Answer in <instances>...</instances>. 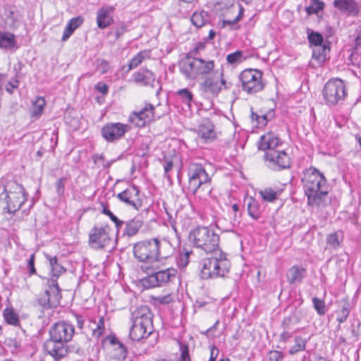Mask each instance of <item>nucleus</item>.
<instances>
[{"mask_svg": "<svg viewBox=\"0 0 361 361\" xmlns=\"http://www.w3.org/2000/svg\"><path fill=\"white\" fill-rule=\"evenodd\" d=\"M265 161L268 166L274 171H281L290 167V158L284 149L279 148L266 152Z\"/></svg>", "mask_w": 361, "mask_h": 361, "instance_id": "nucleus-14", "label": "nucleus"}, {"mask_svg": "<svg viewBox=\"0 0 361 361\" xmlns=\"http://www.w3.org/2000/svg\"><path fill=\"white\" fill-rule=\"evenodd\" d=\"M154 300L160 304H169L172 301V298L171 295H166L164 296H157L154 298Z\"/></svg>", "mask_w": 361, "mask_h": 361, "instance_id": "nucleus-56", "label": "nucleus"}, {"mask_svg": "<svg viewBox=\"0 0 361 361\" xmlns=\"http://www.w3.org/2000/svg\"><path fill=\"white\" fill-rule=\"evenodd\" d=\"M112 347V358L116 360H124L128 354L126 347L121 343L114 335H109L106 337Z\"/></svg>", "mask_w": 361, "mask_h": 361, "instance_id": "nucleus-21", "label": "nucleus"}, {"mask_svg": "<svg viewBox=\"0 0 361 361\" xmlns=\"http://www.w3.org/2000/svg\"><path fill=\"white\" fill-rule=\"evenodd\" d=\"M349 61L352 65L359 66L361 63V32L357 35L355 39V46Z\"/></svg>", "mask_w": 361, "mask_h": 361, "instance_id": "nucleus-28", "label": "nucleus"}, {"mask_svg": "<svg viewBox=\"0 0 361 361\" xmlns=\"http://www.w3.org/2000/svg\"><path fill=\"white\" fill-rule=\"evenodd\" d=\"M188 239L195 247L214 255L202 259L200 273L202 279L224 277L229 272L231 262L226 253L219 250V235L214 229L208 226H197L190 231Z\"/></svg>", "mask_w": 361, "mask_h": 361, "instance_id": "nucleus-1", "label": "nucleus"}, {"mask_svg": "<svg viewBox=\"0 0 361 361\" xmlns=\"http://www.w3.org/2000/svg\"><path fill=\"white\" fill-rule=\"evenodd\" d=\"M243 8L242 7H240L239 14L233 20H223V22H222L223 27H225L226 25H236L241 20V18L243 17Z\"/></svg>", "mask_w": 361, "mask_h": 361, "instance_id": "nucleus-49", "label": "nucleus"}, {"mask_svg": "<svg viewBox=\"0 0 361 361\" xmlns=\"http://www.w3.org/2000/svg\"><path fill=\"white\" fill-rule=\"evenodd\" d=\"M282 145L280 139L273 133L269 132L260 137L259 149L266 152L275 150Z\"/></svg>", "mask_w": 361, "mask_h": 361, "instance_id": "nucleus-20", "label": "nucleus"}, {"mask_svg": "<svg viewBox=\"0 0 361 361\" xmlns=\"http://www.w3.org/2000/svg\"><path fill=\"white\" fill-rule=\"evenodd\" d=\"M95 90L103 94H106L108 92L109 87L106 84L99 82L95 85Z\"/></svg>", "mask_w": 361, "mask_h": 361, "instance_id": "nucleus-57", "label": "nucleus"}, {"mask_svg": "<svg viewBox=\"0 0 361 361\" xmlns=\"http://www.w3.org/2000/svg\"><path fill=\"white\" fill-rule=\"evenodd\" d=\"M180 72L188 80L204 78L214 72V61L188 54L179 63Z\"/></svg>", "mask_w": 361, "mask_h": 361, "instance_id": "nucleus-8", "label": "nucleus"}, {"mask_svg": "<svg viewBox=\"0 0 361 361\" xmlns=\"http://www.w3.org/2000/svg\"><path fill=\"white\" fill-rule=\"evenodd\" d=\"M308 40L310 45H313L314 47L316 46H321L324 44L323 36L317 32L312 31L309 33Z\"/></svg>", "mask_w": 361, "mask_h": 361, "instance_id": "nucleus-39", "label": "nucleus"}, {"mask_svg": "<svg viewBox=\"0 0 361 361\" xmlns=\"http://www.w3.org/2000/svg\"><path fill=\"white\" fill-rule=\"evenodd\" d=\"M164 169V176L168 179L170 178L169 172L171 171L173 166V163L171 159H165L163 164Z\"/></svg>", "mask_w": 361, "mask_h": 361, "instance_id": "nucleus-52", "label": "nucleus"}, {"mask_svg": "<svg viewBox=\"0 0 361 361\" xmlns=\"http://www.w3.org/2000/svg\"><path fill=\"white\" fill-rule=\"evenodd\" d=\"M330 50L329 43L326 42L321 46H316L312 50V58L315 59L318 63L321 64L326 59L327 53Z\"/></svg>", "mask_w": 361, "mask_h": 361, "instance_id": "nucleus-27", "label": "nucleus"}, {"mask_svg": "<svg viewBox=\"0 0 361 361\" xmlns=\"http://www.w3.org/2000/svg\"><path fill=\"white\" fill-rule=\"evenodd\" d=\"M243 58V52L241 51H236L233 53L228 54L226 57L227 62L230 64H234L241 62Z\"/></svg>", "mask_w": 361, "mask_h": 361, "instance_id": "nucleus-45", "label": "nucleus"}, {"mask_svg": "<svg viewBox=\"0 0 361 361\" xmlns=\"http://www.w3.org/2000/svg\"><path fill=\"white\" fill-rule=\"evenodd\" d=\"M135 82L140 86L154 87L156 81L155 75L147 68H141L133 75Z\"/></svg>", "mask_w": 361, "mask_h": 361, "instance_id": "nucleus-22", "label": "nucleus"}, {"mask_svg": "<svg viewBox=\"0 0 361 361\" xmlns=\"http://www.w3.org/2000/svg\"><path fill=\"white\" fill-rule=\"evenodd\" d=\"M61 290L55 279L48 280V288L37 298V303L44 310L56 307L60 303Z\"/></svg>", "mask_w": 361, "mask_h": 361, "instance_id": "nucleus-12", "label": "nucleus"}, {"mask_svg": "<svg viewBox=\"0 0 361 361\" xmlns=\"http://www.w3.org/2000/svg\"><path fill=\"white\" fill-rule=\"evenodd\" d=\"M346 95L344 82L341 79L329 80L323 89V96L329 106H335Z\"/></svg>", "mask_w": 361, "mask_h": 361, "instance_id": "nucleus-13", "label": "nucleus"}, {"mask_svg": "<svg viewBox=\"0 0 361 361\" xmlns=\"http://www.w3.org/2000/svg\"><path fill=\"white\" fill-rule=\"evenodd\" d=\"M306 343L307 341L301 336H296L295 338V344L289 350V353L290 355H294L300 351L305 350Z\"/></svg>", "mask_w": 361, "mask_h": 361, "instance_id": "nucleus-37", "label": "nucleus"}, {"mask_svg": "<svg viewBox=\"0 0 361 361\" xmlns=\"http://www.w3.org/2000/svg\"><path fill=\"white\" fill-rule=\"evenodd\" d=\"M4 317L5 321L11 325L18 326L19 319L18 314L13 311V309L6 308L4 311Z\"/></svg>", "mask_w": 361, "mask_h": 361, "instance_id": "nucleus-36", "label": "nucleus"}, {"mask_svg": "<svg viewBox=\"0 0 361 361\" xmlns=\"http://www.w3.org/2000/svg\"><path fill=\"white\" fill-rule=\"evenodd\" d=\"M75 318H76V321H77V327L81 330L84 325V319H83L82 317H81L78 314H75Z\"/></svg>", "mask_w": 361, "mask_h": 361, "instance_id": "nucleus-60", "label": "nucleus"}, {"mask_svg": "<svg viewBox=\"0 0 361 361\" xmlns=\"http://www.w3.org/2000/svg\"><path fill=\"white\" fill-rule=\"evenodd\" d=\"M259 194L262 199L267 202H272L275 200L278 195L277 192L270 188H267L260 190Z\"/></svg>", "mask_w": 361, "mask_h": 361, "instance_id": "nucleus-40", "label": "nucleus"}, {"mask_svg": "<svg viewBox=\"0 0 361 361\" xmlns=\"http://www.w3.org/2000/svg\"><path fill=\"white\" fill-rule=\"evenodd\" d=\"M154 106L150 103H146L140 110L133 111L129 116V121L137 128H143L154 117Z\"/></svg>", "mask_w": 361, "mask_h": 361, "instance_id": "nucleus-16", "label": "nucleus"}, {"mask_svg": "<svg viewBox=\"0 0 361 361\" xmlns=\"http://www.w3.org/2000/svg\"><path fill=\"white\" fill-rule=\"evenodd\" d=\"M197 134L205 142L214 140L216 137L214 124L208 119L204 120L198 127Z\"/></svg>", "mask_w": 361, "mask_h": 361, "instance_id": "nucleus-23", "label": "nucleus"}, {"mask_svg": "<svg viewBox=\"0 0 361 361\" xmlns=\"http://www.w3.org/2000/svg\"><path fill=\"white\" fill-rule=\"evenodd\" d=\"M83 23V18L80 16L71 18L66 25L61 40L66 41L73 33V32L79 27Z\"/></svg>", "mask_w": 361, "mask_h": 361, "instance_id": "nucleus-26", "label": "nucleus"}, {"mask_svg": "<svg viewBox=\"0 0 361 361\" xmlns=\"http://www.w3.org/2000/svg\"><path fill=\"white\" fill-rule=\"evenodd\" d=\"M14 45V35L8 32H0V48L10 49Z\"/></svg>", "mask_w": 361, "mask_h": 361, "instance_id": "nucleus-32", "label": "nucleus"}, {"mask_svg": "<svg viewBox=\"0 0 361 361\" xmlns=\"http://www.w3.org/2000/svg\"><path fill=\"white\" fill-rule=\"evenodd\" d=\"M115 7L113 6H103L97 13V24L99 28L105 29L114 22L113 13Z\"/></svg>", "mask_w": 361, "mask_h": 361, "instance_id": "nucleus-19", "label": "nucleus"}, {"mask_svg": "<svg viewBox=\"0 0 361 361\" xmlns=\"http://www.w3.org/2000/svg\"><path fill=\"white\" fill-rule=\"evenodd\" d=\"M192 251L186 250L185 252L181 253L177 259V264L179 267H185L189 263V257Z\"/></svg>", "mask_w": 361, "mask_h": 361, "instance_id": "nucleus-46", "label": "nucleus"}, {"mask_svg": "<svg viewBox=\"0 0 361 361\" xmlns=\"http://www.w3.org/2000/svg\"><path fill=\"white\" fill-rule=\"evenodd\" d=\"M97 329L105 331L104 317H101L97 323Z\"/></svg>", "mask_w": 361, "mask_h": 361, "instance_id": "nucleus-63", "label": "nucleus"}, {"mask_svg": "<svg viewBox=\"0 0 361 361\" xmlns=\"http://www.w3.org/2000/svg\"><path fill=\"white\" fill-rule=\"evenodd\" d=\"M180 351V359L182 361H190L189 355L188 346L182 343H179Z\"/></svg>", "mask_w": 361, "mask_h": 361, "instance_id": "nucleus-48", "label": "nucleus"}, {"mask_svg": "<svg viewBox=\"0 0 361 361\" xmlns=\"http://www.w3.org/2000/svg\"><path fill=\"white\" fill-rule=\"evenodd\" d=\"M27 194L22 185L16 180L7 182L0 194V203L4 212L14 214L27 201Z\"/></svg>", "mask_w": 361, "mask_h": 361, "instance_id": "nucleus-7", "label": "nucleus"}, {"mask_svg": "<svg viewBox=\"0 0 361 361\" xmlns=\"http://www.w3.org/2000/svg\"><path fill=\"white\" fill-rule=\"evenodd\" d=\"M127 32V25L123 23H120L115 30L116 39H118Z\"/></svg>", "mask_w": 361, "mask_h": 361, "instance_id": "nucleus-54", "label": "nucleus"}, {"mask_svg": "<svg viewBox=\"0 0 361 361\" xmlns=\"http://www.w3.org/2000/svg\"><path fill=\"white\" fill-rule=\"evenodd\" d=\"M111 228L108 224H97L89 233V245L96 250L104 249L111 242Z\"/></svg>", "mask_w": 361, "mask_h": 361, "instance_id": "nucleus-11", "label": "nucleus"}, {"mask_svg": "<svg viewBox=\"0 0 361 361\" xmlns=\"http://www.w3.org/2000/svg\"><path fill=\"white\" fill-rule=\"evenodd\" d=\"M130 127L121 123H109L104 125L101 133L105 140L109 142H115L124 136Z\"/></svg>", "mask_w": 361, "mask_h": 361, "instance_id": "nucleus-17", "label": "nucleus"}, {"mask_svg": "<svg viewBox=\"0 0 361 361\" xmlns=\"http://www.w3.org/2000/svg\"><path fill=\"white\" fill-rule=\"evenodd\" d=\"M267 122H268V118H267V116L266 114H263L261 116L259 115V119L257 121V126H266Z\"/></svg>", "mask_w": 361, "mask_h": 361, "instance_id": "nucleus-58", "label": "nucleus"}, {"mask_svg": "<svg viewBox=\"0 0 361 361\" xmlns=\"http://www.w3.org/2000/svg\"><path fill=\"white\" fill-rule=\"evenodd\" d=\"M177 94L180 97L182 102L188 106L192 101L193 94L191 91L187 88L180 89L177 92Z\"/></svg>", "mask_w": 361, "mask_h": 361, "instance_id": "nucleus-41", "label": "nucleus"}, {"mask_svg": "<svg viewBox=\"0 0 361 361\" xmlns=\"http://www.w3.org/2000/svg\"><path fill=\"white\" fill-rule=\"evenodd\" d=\"M218 354H219V349L214 346L212 347V348L211 349V355H210L209 360H211V361H215Z\"/></svg>", "mask_w": 361, "mask_h": 361, "instance_id": "nucleus-59", "label": "nucleus"}, {"mask_svg": "<svg viewBox=\"0 0 361 361\" xmlns=\"http://www.w3.org/2000/svg\"><path fill=\"white\" fill-rule=\"evenodd\" d=\"M152 317L150 309L146 305L133 312L130 317L132 326L129 334L130 339L140 341L151 335L154 331Z\"/></svg>", "mask_w": 361, "mask_h": 361, "instance_id": "nucleus-6", "label": "nucleus"}, {"mask_svg": "<svg viewBox=\"0 0 361 361\" xmlns=\"http://www.w3.org/2000/svg\"><path fill=\"white\" fill-rule=\"evenodd\" d=\"M143 225V221L139 218H135L126 224L124 234L131 237L136 235Z\"/></svg>", "mask_w": 361, "mask_h": 361, "instance_id": "nucleus-29", "label": "nucleus"}, {"mask_svg": "<svg viewBox=\"0 0 361 361\" xmlns=\"http://www.w3.org/2000/svg\"><path fill=\"white\" fill-rule=\"evenodd\" d=\"M117 197L128 206L138 210L142 206V199L138 188L132 185L127 188L124 191L118 193Z\"/></svg>", "mask_w": 361, "mask_h": 361, "instance_id": "nucleus-18", "label": "nucleus"}, {"mask_svg": "<svg viewBox=\"0 0 361 361\" xmlns=\"http://www.w3.org/2000/svg\"><path fill=\"white\" fill-rule=\"evenodd\" d=\"M300 322L296 312H292L289 316L284 317L282 321L281 326L284 329H290L293 325Z\"/></svg>", "mask_w": 361, "mask_h": 361, "instance_id": "nucleus-38", "label": "nucleus"}, {"mask_svg": "<svg viewBox=\"0 0 361 361\" xmlns=\"http://www.w3.org/2000/svg\"><path fill=\"white\" fill-rule=\"evenodd\" d=\"M243 91L254 94L262 91L265 84L262 80V73L256 69L244 70L239 76Z\"/></svg>", "mask_w": 361, "mask_h": 361, "instance_id": "nucleus-10", "label": "nucleus"}, {"mask_svg": "<svg viewBox=\"0 0 361 361\" xmlns=\"http://www.w3.org/2000/svg\"><path fill=\"white\" fill-rule=\"evenodd\" d=\"M326 242L331 247H338L341 243L339 234L336 232L329 234L326 238Z\"/></svg>", "mask_w": 361, "mask_h": 361, "instance_id": "nucleus-43", "label": "nucleus"}, {"mask_svg": "<svg viewBox=\"0 0 361 361\" xmlns=\"http://www.w3.org/2000/svg\"><path fill=\"white\" fill-rule=\"evenodd\" d=\"M231 87V83L224 78L222 69H216L200 84V91L212 97H216L223 89L229 90Z\"/></svg>", "mask_w": 361, "mask_h": 361, "instance_id": "nucleus-9", "label": "nucleus"}, {"mask_svg": "<svg viewBox=\"0 0 361 361\" xmlns=\"http://www.w3.org/2000/svg\"><path fill=\"white\" fill-rule=\"evenodd\" d=\"M350 313V310L347 306L343 307L340 315L337 317V321L341 324L346 321Z\"/></svg>", "mask_w": 361, "mask_h": 361, "instance_id": "nucleus-53", "label": "nucleus"}, {"mask_svg": "<svg viewBox=\"0 0 361 361\" xmlns=\"http://www.w3.org/2000/svg\"><path fill=\"white\" fill-rule=\"evenodd\" d=\"M45 100L42 97H37L32 103V106L30 109V114L32 117L39 116L43 111L45 106Z\"/></svg>", "mask_w": 361, "mask_h": 361, "instance_id": "nucleus-35", "label": "nucleus"}, {"mask_svg": "<svg viewBox=\"0 0 361 361\" xmlns=\"http://www.w3.org/2000/svg\"><path fill=\"white\" fill-rule=\"evenodd\" d=\"M150 58L149 50L140 51L137 55H135L128 63V71L137 68L140 64L142 63L145 59Z\"/></svg>", "mask_w": 361, "mask_h": 361, "instance_id": "nucleus-31", "label": "nucleus"}, {"mask_svg": "<svg viewBox=\"0 0 361 361\" xmlns=\"http://www.w3.org/2000/svg\"><path fill=\"white\" fill-rule=\"evenodd\" d=\"M302 182L308 204L321 205L328 194L326 180L323 173L317 169L310 167L304 172Z\"/></svg>", "mask_w": 361, "mask_h": 361, "instance_id": "nucleus-4", "label": "nucleus"}, {"mask_svg": "<svg viewBox=\"0 0 361 361\" xmlns=\"http://www.w3.org/2000/svg\"><path fill=\"white\" fill-rule=\"evenodd\" d=\"M102 213L107 215L111 220L115 224L117 230L118 231L124 224V221L119 220L109 209L104 207Z\"/></svg>", "mask_w": 361, "mask_h": 361, "instance_id": "nucleus-44", "label": "nucleus"}, {"mask_svg": "<svg viewBox=\"0 0 361 361\" xmlns=\"http://www.w3.org/2000/svg\"><path fill=\"white\" fill-rule=\"evenodd\" d=\"M268 361H280L283 359V355L277 350L269 351L267 355Z\"/></svg>", "mask_w": 361, "mask_h": 361, "instance_id": "nucleus-51", "label": "nucleus"}, {"mask_svg": "<svg viewBox=\"0 0 361 361\" xmlns=\"http://www.w3.org/2000/svg\"><path fill=\"white\" fill-rule=\"evenodd\" d=\"M205 47V42H199L196 44L193 53L197 54L198 51L203 50Z\"/></svg>", "mask_w": 361, "mask_h": 361, "instance_id": "nucleus-61", "label": "nucleus"}, {"mask_svg": "<svg viewBox=\"0 0 361 361\" xmlns=\"http://www.w3.org/2000/svg\"><path fill=\"white\" fill-rule=\"evenodd\" d=\"M177 275L174 268H167L151 274L144 279L145 286L149 287L162 286L167 283L173 281Z\"/></svg>", "mask_w": 361, "mask_h": 361, "instance_id": "nucleus-15", "label": "nucleus"}, {"mask_svg": "<svg viewBox=\"0 0 361 361\" xmlns=\"http://www.w3.org/2000/svg\"><path fill=\"white\" fill-rule=\"evenodd\" d=\"M247 211L249 215L253 219H258L260 216V206L258 201H257L255 198L250 197L248 200L247 202Z\"/></svg>", "mask_w": 361, "mask_h": 361, "instance_id": "nucleus-34", "label": "nucleus"}, {"mask_svg": "<svg viewBox=\"0 0 361 361\" xmlns=\"http://www.w3.org/2000/svg\"><path fill=\"white\" fill-rule=\"evenodd\" d=\"M333 5L338 10L353 16L359 13V7L355 0H334Z\"/></svg>", "mask_w": 361, "mask_h": 361, "instance_id": "nucleus-24", "label": "nucleus"}, {"mask_svg": "<svg viewBox=\"0 0 361 361\" xmlns=\"http://www.w3.org/2000/svg\"><path fill=\"white\" fill-rule=\"evenodd\" d=\"M306 270L297 266L292 267L287 272V280L290 284H294L302 281L305 277Z\"/></svg>", "mask_w": 361, "mask_h": 361, "instance_id": "nucleus-25", "label": "nucleus"}, {"mask_svg": "<svg viewBox=\"0 0 361 361\" xmlns=\"http://www.w3.org/2000/svg\"><path fill=\"white\" fill-rule=\"evenodd\" d=\"M173 249L166 240L157 238L144 240L134 244L133 254L140 262L152 263L160 259H166L173 254Z\"/></svg>", "mask_w": 361, "mask_h": 361, "instance_id": "nucleus-3", "label": "nucleus"}, {"mask_svg": "<svg viewBox=\"0 0 361 361\" xmlns=\"http://www.w3.org/2000/svg\"><path fill=\"white\" fill-rule=\"evenodd\" d=\"M188 190L200 200H207L209 197L212 188L211 178L204 166L200 164L192 163L188 166Z\"/></svg>", "mask_w": 361, "mask_h": 361, "instance_id": "nucleus-5", "label": "nucleus"}, {"mask_svg": "<svg viewBox=\"0 0 361 361\" xmlns=\"http://www.w3.org/2000/svg\"><path fill=\"white\" fill-rule=\"evenodd\" d=\"M312 303L314 310L319 315H324L326 313V305L323 300L319 299L317 297L312 298Z\"/></svg>", "mask_w": 361, "mask_h": 361, "instance_id": "nucleus-42", "label": "nucleus"}, {"mask_svg": "<svg viewBox=\"0 0 361 361\" xmlns=\"http://www.w3.org/2000/svg\"><path fill=\"white\" fill-rule=\"evenodd\" d=\"M291 334L290 333H288V331H284L281 334V340L283 342H286L290 337H291Z\"/></svg>", "mask_w": 361, "mask_h": 361, "instance_id": "nucleus-64", "label": "nucleus"}, {"mask_svg": "<svg viewBox=\"0 0 361 361\" xmlns=\"http://www.w3.org/2000/svg\"><path fill=\"white\" fill-rule=\"evenodd\" d=\"M104 334V330H100L97 328L93 329L92 336L96 338H99Z\"/></svg>", "mask_w": 361, "mask_h": 361, "instance_id": "nucleus-62", "label": "nucleus"}, {"mask_svg": "<svg viewBox=\"0 0 361 361\" xmlns=\"http://www.w3.org/2000/svg\"><path fill=\"white\" fill-rule=\"evenodd\" d=\"M75 332L74 326L68 322L55 323L49 330V338L44 343L45 351L56 361L63 359L68 353L67 343Z\"/></svg>", "mask_w": 361, "mask_h": 361, "instance_id": "nucleus-2", "label": "nucleus"}, {"mask_svg": "<svg viewBox=\"0 0 361 361\" xmlns=\"http://www.w3.org/2000/svg\"><path fill=\"white\" fill-rule=\"evenodd\" d=\"M208 20V13L204 11L195 12L191 16V22L197 27H202Z\"/></svg>", "mask_w": 361, "mask_h": 361, "instance_id": "nucleus-33", "label": "nucleus"}, {"mask_svg": "<svg viewBox=\"0 0 361 361\" xmlns=\"http://www.w3.org/2000/svg\"><path fill=\"white\" fill-rule=\"evenodd\" d=\"M47 259L49 262L51 267V271L52 273V278L57 280V278L63 273L66 271V269L63 266L59 264L58 259L56 256L51 257L49 255H46Z\"/></svg>", "mask_w": 361, "mask_h": 361, "instance_id": "nucleus-30", "label": "nucleus"}, {"mask_svg": "<svg viewBox=\"0 0 361 361\" xmlns=\"http://www.w3.org/2000/svg\"><path fill=\"white\" fill-rule=\"evenodd\" d=\"M92 159L95 164H101L103 167H109L110 166L109 163L104 164V157L103 154H94Z\"/></svg>", "mask_w": 361, "mask_h": 361, "instance_id": "nucleus-55", "label": "nucleus"}, {"mask_svg": "<svg viewBox=\"0 0 361 361\" xmlns=\"http://www.w3.org/2000/svg\"><path fill=\"white\" fill-rule=\"evenodd\" d=\"M27 268L30 276L36 274V269L35 267V255L32 254L27 262Z\"/></svg>", "mask_w": 361, "mask_h": 361, "instance_id": "nucleus-50", "label": "nucleus"}, {"mask_svg": "<svg viewBox=\"0 0 361 361\" xmlns=\"http://www.w3.org/2000/svg\"><path fill=\"white\" fill-rule=\"evenodd\" d=\"M66 182V178L62 177L59 178L55 183L56 192L59 197H62L64 195Z\"/></svg>", "mask_w": 361, "mask_h": 361, "instance_id": "nucleus-47", "label": "nucleus"}]
</instances>
